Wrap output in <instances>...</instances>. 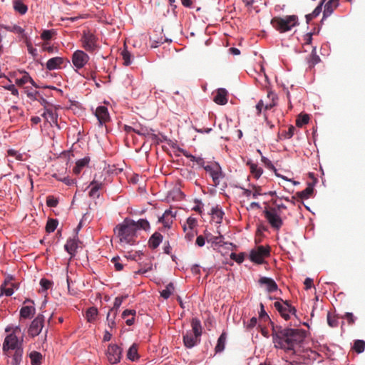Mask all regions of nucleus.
Instances as JSON below:
<instances>
[{
  "mask_svg": "<svg viewBox=\"0 0 365 365\" xmlns=\"http://www.w3.org/2000/svg\"><path fill=\"white\" fill-rule=\"evenodd\" d=\"M272 336L275 348L294 353L295 347L304 341L306 331L299 329L273 326Z\"/></svg>",
  "mask_w": 365,
  "mask_h": 365,
  "instance_id": "nucleus-1",
  "label": "nucleus"
},
{
  "mask_svg": "<svg viewBox=\"0 0 365 365\" xmlns=\"http://www.w3.org/2000/svg\"><path fill=\"white\" fill-rule=\"evenodd\" d=\"M2 351L5 356L11 358V365H20L23 358V337L8 334L3 342Z\"/></svg>",
  "mask_w": 365,
  "mask_h": 365,
  "instance_id": "nucleus-2",
  "label": "nucleus"
},
{
  "mask_svg": "<svg viewBox=\"0 0 365 365\" xmlns=\"http://www.w3.org/2000/svg\"><path fill=\"white\" fill-rule=\"evenodd\" d=\"M116 237L119 240L121 246L133 245L137 241V232L134 223H130L128 219H125L122 224L118 225L114 229Z\"/></svg>",
  "mask_w": 365,
  "mask_h": 365,
  "instance_id": "nucleus-3",
  "label": "nucleus"
},
{
  "mask_svg": "<svg viewBox=\"0 0 365 365\" xmlns=\"http://www.w3.org/2000/svg\"><path fill=\"white\" fill-rule=\"evenodd\" d=\"M272 26L280 33L290 31L298 25V18L295 15L286 16L285 17H274L271 20Z\"/></svg>",
  "mask_w": 365,
  "mask_h": 365,
  "instance_id": "nucleus-4",
  "label": "nucleus"
},
{
  "mask_svg": "<svg viewBox=\"0 0 365 365\" xmlns=\"http://www.w3.org/2000/svg\"><path fill=\"white\" fill-rule=\"evenodd\" d=\"M264 215L271 227L279 230L283 225V221L277 212L276 207L266 208Z\"/></svg>",
  "mask_w": 365,
  "mask_h": 365,
  "instance_id": "nucleus-5",
  "label": "nucleus"
},
{
  "mask_svg": "<svg viewBox=\"0 0 365 365\" xmlns=\"http://www.w3.org/2000/svg\"><path fill=\"white\" fill-rule=\"evenodd\" d=\"M153 131L154 130L152 128L142 125L140 124H134L133 129V132L137 133L139 135L148 137L150 139L157 143L163 142V140H166L165 136L162 135V139H160L158 135L153 133Z\"/></svg>",
  "mask_w": 365,
  "mask_h": 365,
  "instance_id": "nucleus-6",
  "label": "nucleus"
},
{
  "mask_svg": "<svg viewBox=\"0 0 365 365\" xmlns=\"http://www.w3.org/2000/svg\"><path fill=\"white\" fill-rule=\"evenodd\" d=\"M269 254V247L260 245L250 251V259L252 262L261 264L264 262V259L268 257Z\"/></svg>",
  "mask_w": 365,
  "mask_h": 365,
  "instance_id": "nucleus-7",
  "label": "nucleus"
},
{
  "mask_svg": "<svg viewBox=\"0 0 365 365\" xmlns=\"http://www.w3.org/2000/svg\"><path fill=\"white\" fill-rule=\"evenodd\" d=\"M81 41L83 48L88 52L93 53L98 48L97 37L89 31H83Z\"/></svg>",
  "mask_w": 365,
  "mask_h": 365,
  "instance_id": "nucleus-8",
  "label": "nucleus"
},
{
  "mask_svg": "<svg viewBox=\"0 0 365 365\" xmlns=\"http://www.w3.org/2000/svg\"><path fill=\"white\" fill-rule=\"evenodd\" d=\"M204 169L212 177L214 185L217 186L220 184V179L223 178L220 165L215 162L210 165H207L206 167H204Z\"/></svg>",
  "mask_w": 365,
  "mask_h": 365,
  "instance_id": "nucleus-9",
  "label": "nucleus"
},
{
  "mask_svg": "<svg viewBox=\"0 0 365 365\" xmlns=\"http://www.w3.org/2000/svg\"><path fill=\"white\" fill-rule=\"evenodd\" d=\"M106 356L110 364H116L120 361L122 349L116 344H110L107 349Z\"/></svg>",
  "mask_w": 365,
  "mask_h": 365,
  "instance_id": "nucleus-10",
  "label": "nucleus"
},
{
  "mask_svg": "<svg viewBox=\"0 0 365 365\" xmlns=\"http://www.w3.org/2000/svg\"><path fill=\"white\" fill-rule=\"evenodd\" d=\"M89 58L88 55L83 51L77 50L73 53L71 61L77 71L78 69L83 68L88 62Z\"/></svg>",
  "mask_w": 365,
  "mask_h": 365,
  "instance_id": "nucleus-11",
  "label": "nucleus"
},
{
  "mask_svg": "<svg viewBox=\"0 0 365 365\" xmlns=\"http://www.w3.org/2000/svg\"><path fill=\"white\" fill-rule=\"evenodd\" d=\"M44 316L38 314L32 322L29 329V334L32 337L38 336L43 327Z\"/></svg>",
  "mask_w": 365,
  "mask_h": 365,
  "instance_id": "nucleus-12",
  "label": "nucleus"
},
{
  "mask_svg": "<svg viewBox=\"0 0 365 365\" xmlns=\"http://www.w3.org/2000/svg\"><path fill=\"white\" fill-rule=\"evenodd\" d=\"M200 341V336L193 334L191 331H187L183 335V343L187 348H192L198 344Z\"/></svg>",
  "mask_w": 365,
  "mask_h": 365,
  "instance_id": "nucleus-13",
  "label": "nucleus"
},
{
  "mask_svg": "<svg viewBox=\"0 0 365 365\" xmlns=\"http://www.w3.org/2000/svg\"><path fill=\"white\" fill-rule=\"evenodd\" d=\"M90 186H91V189L89 192V196L93 198H98L100 196L98 190L102 189L103 187V181L97 179L96 175H95L93 180L91 182Z\"/></svg>",
  "mask_w": 365,
  "mask_h": 365,
  "instance_id": "nucleus-14",
  "label": "nucleus"
},
{
  "mask_svg": "<svg viewBox=\"0 0 365 365\" xmlns=\"http://www.w3.org/2000/svg\"><path fill=\"white\" fill-rule=\"evenodd\" d=\"M95 115L101 125L106 123L110 119L108 108L105 106L98 107L96 108Z\"/></svg>",
  "mask_w": 365,
  "mask_h": 365,
  "instance_id": "nucleus-15",
  "label": "nucleus"
},
{
  "mask_svg": "<svg viewBox=\"0 0 365 365\" xmlns=\"http://www.w3.org/2000/svg\"><path fill=\"white\" fill-rule=\"evenodd\" d=\"M275 94L273 93V92H269L268 94H267V98H272V103H267L266 104L264 103V101L263 100H260L258 103L257 104L256 106V109L257 110V115H260L261 112H262V109L263 107H264V109L265 110H270L271 108H272L274 106H275V103L274 102V98H275Z\"/></svg>",
  "mask_w": 365,
  "mask_h": 365,
  "instance_id": "nucleus-16",
  "label": "nucleus"
},
{
  "mask_svg": "<svg viewBox=\"0 0 365 365\" xmlns=\"http://www.w3.org/2000/svg\"><path fill=\"white\" fill-rule=\"evenodd\" d=\"M14 288H17V287L11 282V278L9 279H6L1 286V294L8 297L11 296Z\"/></svg>",
  "mask_w": 365,
  "mask_h": 365,
  "instance_id": "nucleus-17",
  "label": "nucleus"
},
{
  "mask_svg": "<svg viewBox=\"0 0 365 365\" xmlns=\"http://www.w3.org/2000/svg\"><path fill=\"white\" fill-rule=\"evenodd\" d=\"M227 91L225 88H218L213 101L218 105H225L227 103Z\"/></svg>",
  "mask_w": 365,
  "mask_h": 365,
  "instance_id": "nucleus-18",
  "label": "nucleus"
},
{
  "mask_svg": "<svg viewBox=\"0 0 365 365\" xmlns=\"http://www.w3.org/2000/svg\"><path fill=\"white\" fill-rule=\"evenodd\" d=\"M80 242L79 240L77 237H75L73 239H68L64 246L65 250L71 257L74 256L76 250L78 248V245Z\"/></svg>",
  "mask_w": 365,
  "mask_h": 365,
  "instance_id": "nucleus-19",
  "label": "nucleus"
},
{
  "mask_svg": "<svg viewBox=\"0 0 365 365\" xmlns=\"http://www.w3.org/2000/svg\"><path fill=\"white\" fill-rule=\"evenodd\" d=\"M259 283L262 285L266 286V289L268 292H273L277 290V284L272 278L262 277L259 279Z\"/></svg>",
  "mask_w": 365,
  "mask_h": 365,
  "instance_id": "nucleus-20",
  "label": "nucleus"
},
{
  "mask_svg": "<svg viewBox=\"0 0 365 365\" xmlns=\"http://www.w3.org/2000/svg\"><path fill=\"white\" fill-rule=\"evenodd\" d=\"M65 58L62 57H53L50 58L46 63V68L51 71L61 68V66L64 63Z\"/></svg>",
  "mask_w": 365,
  "mask_h": 365,
  "instance_id": "nucleus-21",
  "label": "nucleus"
},
{
  "mask_svg": "<svg viewBox=\"0 0 365 365\" xmlns=\"http://www.w3.org/2000/svg\"><path fill=\"white\" fill-rule=\"evenodd\" d=\"M163 239V237L160 232H154L148 240L149 247L153 250L156 249L162 242Z\"/></svg>",
  "mask_w": 365,
  "mask_h": 365,
  "instance_id": "nucleus-22",
  "label": "nucleus"
},
{
  "mask_svg": "<svg viewBox=\"0 0 365 365\" xmlns=\"http://www.w3.org/2000/svg\"><path fill=\"white\" fill-rule=\"evenodd\" d=\"M98 311L96 307H91L86 312V319L90 323H94L98 317Z\"/></svg>",
  "mask_w": 365,
  "mask_h": 365,
  "instance_id": "nucleus-23",
  "label": "nucleus"
},
{
  "mask_svg": "<svg viewBox=\"0 0 365 365\" xmlns=\"http://www.w3.org/2000/svg\"><path fill=\"white\" fill-rule=\"evenodd\" d=\"M130 223H134L135 227V232H137V230L138 229H142L144 230H148L150 229V223L149 222L145 219H140L138 221H134L133 220H129Z\"/></svg>",
  "mask_w": 365,
  "mask_h": 365,
  "instance_id": "nucleus-24",
  "label": "nucleus"
},
{
  "mask_svg": "<svg viewBox=\"0 0 365 365\" xmlns=\"http://www.w3.org/2000/svg\"><path fill=\"white\" fill-rule=\"evenodd\" d=\"M90 161V158H82V159H80L78 160L76 163V166L73 168V172L74 174L76 175H78L81 170L86 167V165H88V163Z\"/></svg>",
  "mask_w": 365,
  "mask_h": 365,
  "instance_id": "nucleus-25",
  "label": "nucleus"
},
{
  "mask_svg": "<svg viewBox=\"0 0 365 365\" xmlns=\"http://www.w3.org/2000/svg\"><path fill=\"white\" fill-rule=\"evenodd\" d=\"M314 188L313 185L309 183L307 187L301 192H297L296 195L301 200L308 199L313 193Z\"/></svg>",
  "mask_w": 365,
  "mask_h": 365,
  "instance_id": "nucleus-26",
  "label": "nucleus"
},
{
  "mask_svg": "<svg viewBox=\"0 0 365 365\" xmlns=\"http://www.w3.org/2000/svg\"><path fill=\"white\" fill-rule=\"evenodd\" d=\"M274 307L276 308V309L280 313L281 316L285 320H288L289 319L288 310L287 309V305H286L284 303V304H282L279 302H274Z\"/></svg>",
  "mask_w": 365,
  "mask_h": 365,
  "instance_id": "nucleus-27",
  "label": "nucleus"
},
{
  "mask_svg": "<svg viewBox=\"0 0 365 365\" xmlns=\"http://www.w3.org/2000/svg\"><path fill=\"white\" fill-rule=\"evenodd\" d=\"M35 307L33 306L23 307L20 310V316L22 318H31L35 313Z\"/></svg>",
  "mask_w": 365,
  "mask_h": 365,
  "instance_id": "nucleus-28",
  "label": "nucleus"
},
{
  "mask_svg": "<svg viewBox=\"0 0 365 365\" xmlns=\"http://www.w3.org/2000/svg\"><path fill=\"white\" fill-rule=\"evenodd\" d=\"M192 330L191 331L200 336L202 334V326L200 321L197 318H193L191 322Z\"/></svg>",
  "mask_w": 365,
  "mask_h": 365,
  "instance_id": "nucleus-29",
  "label": "nucleus"
},
{
  "mask_svg": "<svg viewBox=\"0 0 365 365\" xmlns=\"http://www.w3.org/2000/svg\"><path fill=\"white\" fill-rule=\"evenodd\" d=\"M211 214L212 219L217 223H221L224 215V212L222 211V210L219 209L217 207H212L211 210Z\"/></svg>",
  "mask_w": 365,
  "mask_h": 365,
  "instance_id": "nucleus-30",
  "label": "nucleus"
},
{
  "mask_svg": "<svg viewBox=\"0 0 365 365\" xmlns=\"http://www.w3.org/2000/svg\"><path fill=\"white\" fill-rule=\"evenodd\" d=\"M226 338V334L222 332L217 339V345L215 346L216 352H222L225 349Z\"/></svg>",
  "mask_w": 365,
  "mask_h": 365,
  "instance_id": "nucleus-31",
  "label": "nucleus"
},
{
  "mask_svg": "<svg viewBox=\"0 0 365 365\" xmlns=\"http://www.w3.org/2000/svg\"><path fill=\"white\" fill-rule=\"evenodd\" d=\"M248 165H250V172L253 175V176L258 179L262 174L263 170L258 167L257 164L252 163L251 162H247V163Z\"/></svg>",
  "mask_w": 365,
  "mask_h": 365,
  "instance_id": "nucleus-32",
  "label": "nucleus"
},
{
  "mask_svg": "<svg viewBox=\"0 0 365 365\" xmlns=\"http://www.w3.org/2000/svg\"><path fill=\"white\" fill-rule=\"evenodd\" d=\"M338 6V0H329L324 6V15H329L334 8Z\"/></svg>",
  "mask_w": 365,
  "mask_h": 365,
  "instance_id": "nucleus-33",
  "label": "nucleus"
},
{
  "mask_svg": "<svg viewBox=\"0 0 365 365\" xmlns=\"http://www.w3.org/2000/svg\"><path fill=\"white\" fill-rule=\"evenodd\" d=\"M127 358L131 361H135L139 358L138 354V347L135 344L131 345L127 352Z\"/></svg>",
  "mask_w": 365,
  "mask_h": 365,
  "instance_id": "nucleus-34",
  "label": "nucleus"
},
{
  "mask_svg": "<svg viewBox=\"0 0 365 365\" xmlns=\"http://www.w3.org/2000/svg\"><path fill=\"white\" fill-rule=\"evenodd\" d=\"M31 365H40L42 360V354L40 352L33 351L30 353Z\"/></svg>",
  "mask_w": 365,
  "mask_h": 365,
  "instance_id": "nucleus-35",
  "label": "nucleus"
},
{
  "mask_svg": "<svg viewBox=\"0 0 365 365\" xmlns=\"http://www.w3.org/2000/svg\"><path fill=\"white\" fill-rule=\"evenodd\" d=\"M320 61L319 56L317 54V48L314 46L312 50V53L310 55L309 59L308 61L310 66H314L317 64Z\"/></svg>",
  "mask_w": 365,
  "mask_h": 365,
  "instance_id": "nucleus-36",
  "label": "nucleus"
},
{
  "mask_svg": "<svg viewBox=\"0 0 365 365\" xmlns=\"http://www.w3.org/2000/svg\"><path fill=\"white\" fill-rule=\"evenodd\" d=\"M14 8L16 11L21 14H24L27 11V6L20 0H16L14 2Z\"/></svg>",
  "mask_w": 365,
  "mask_h": 365,
  "instance_id": "nucleus-37",
  "label": "nucleus"
},
{
  "mask_svg": "<svg viewBox=\"0 0 365 365\" xmlns=\"http://www.w3.org/2000/svg\"><path fill=\"white\" fill-rule=\"evenodd\" d=\"M42 116L47 120H51L52 123H57V115L51 110L46 109L42 114Z\"/></svg>",
  "mask_w": 365,
  "mask_h": 365,
  "instance_id": "nucleus-38",
  "label": "nucleus"
},
{
  "mask_svg": "<svg viewBox=\"0 0 365 365\" xmlns=\"http://www.w3.org/2000/svg\"><path fill=\"white\" fill-rule=\"evenodd\" d=\"M116 315H117L116 311H115L113 312H112L110 310H109V312H108V313L107 314L106 319H107V322H108V326L110 329H113L115 327V319L116 317Z\"/></svg>",
  "mask_w": 365,
  "mask_h": 365,
  "instance_id": "nucleus-39",
  "label": "nucleus"
},
{
  "mask_svg": "<svg viewBox=\"0 0 365 365\" xmlns=\"http://www.w3.org/2000/svg\"><path fill=\"white\" fill-rule=\"evenodd\" d=\"M205 237L208 242H212L216 245H220L223 237L222 235L214 236L211 233H205Z\"/></svg>",
  "mask_w": 365,
  "mask_h": 365,
  "instance_id": "nucleus-40",
  "label": "nucleus"
},
{
  "mask_svg": "<svg viewBox=\"0 0 365 365\" xmlns=\"http://www.w3.org/2000/svg\"><path fill=\"white\" fill-rule=\"evenodd\" d=\"M309 120V116L308 114H300L296 120V125L298 127H302L303 125L307 124Z\"/></svg>",
  "mask_w": 365,
  "mask_h": 365,
  "instance_id": "nucleus-41",
  "label": "nucleus"
},
{
  "mask_svg": "<svg viewBox=\"0 0 365 365\" xmlns=\"http://www.w3.org/2000/svg\"><path fill=\"white\" fill-rule=\"evenodd\" d=\"M58 224V222L56 219H49L47 221L46 225V230L48 232H53Z\"/></svg>",
  "mask_w": 365,
  "mask_h": 365,
  "instance_id": "nucleus-42",
  "label": "nucleus"
},
{
  "mask_svg": "<svg viewBox=\"0 0 365 365\" xmlns=\"http://www.w3.org/2000/svg\"><path fill=\"white\" fill-rule=\"evenodd\" d=\"M353 349L358 354L362 353L365 349V341L363 340H356L354 344Z\"/></svg>",
  "mask_w": 365,
  "mask_h": 365,
  "instance_id": "nucleus-43",
  "label": "nucleus"
},
{
  "mask_svg": "<svg viewBox=\"0 0 365 365\" xmlns=\"http://www.w3.org/2000/svg\"><path fill=\"white\" fill-rule=\"evenodd\" d=\"M174 290V286L172 283L168 284L166 288L160 292V296L164 299H168Z\"/></svg>",
  "mask_w": 365,
  "mask_h": 365,
  "instance_id": "nucleus-44",
  "label": "nucleus"
},
{
  "mask_svg": "<svg viewBox=\"0 0 365 365\" xmlns=\"http://www.w3.org/2000/svg\"><path fill=\"white\" fill-rule=\"evenodd\" d=\"M127 297V296H121L118 297L115 299L113 307L110 309L112 312L116 311V313H118V309L122 304L123 300Z\"/></svg>",
  "mask_w": 365,
  "mask_h": 365,
  "instance_id": "nucleus-45",
  "label": "nucleus"
},
{
  "mask_svg": "<svg viewBox=\"0 0 365 365\" xmlns=\"http://www.w3.org/2000/svg\"><path fill=\"white\" fill-rule=\"evenodd\" d=\"M40 285L42 288L41 291L44 292V291H46L48 289H51L52 287L53 282H51L47 279L43 278L40 281Z\"/></svg>",
  "mask_w": 365,
  "mask_h": 365,
  "instance_id": "nucleus-46",
  "label": "nucleus"
},
{
  "mask_svg": "<svg viewBox=\"0 0 365 365\" xmlns=\"http://www.w3.org/2000/svg\"><path fill=\"white\" fill-rule=\"evenodd\" d=\"M121 56H122V58H123V64L125 66L130 65V63H131V61H130L131 54H130V53L128 50H126L125 48L123 51H122Z\"/></svg>",
  "mask_w": 365,
  "mask_h": 365,
  "instance_id": "nucleus-47",
  "label": "nucleus"
},
{
  "mask_svg": "<svg viewBox=\"0 0 365 365\" xmlns=\"http://www.w3.org/2000/svg\"><path fill=\"white\" fill-rule=\"evenodd\" d=\"M6 29L8 31H10L11 32H14L15 34H21L22 35L23 37H26L25 34H24V29H22L21 26H17V25H14V26H7L6 27Z\"/></svg>",
  "mask_w": 365,
  "mask_h": 365,
  "instance_id": "nucleus-48",
  "label": "nucleus"
},
{
  "mask_svg": "<svg viewBox=\"0 0 365 365\" xmlns=\"http://www.w3.org/2000/svg\"><path fill=\"white\" fill-rule=\"evenodd\" d=\"M182 229L185 232V239L188 241H192L197 233H195L192 230H189L186 225H183Z\"/></svg>",
  "mask_w": 365,
  "mask_h": 365,
  "instance_id": "nucleus-49",
  "label": "nucleus"
},
{
  "mask_svg": "<svg viewBox=\"0 0 365 365\" xmlns=\"http://www.w3.org/2000/svg\"><path fill=\"white\" fill-rule=\"evenodd\" d=\"M55 34L54 30H44L41 35V37L44 41H49L51 39L53 35Z\"/></svg>",
  "mask_w": 365,
  "mask_h": 365,
  "instance_id": "nucleus-50",
  "label": "nucleus"
},
{
  "mask_svg": "<svg viewBox=\"0 0 365 365\" xmlns=\"http://www.w3.org/2000/svg\"><path fill=\"white\" fill-rule=\"evenodd\" d=\"M230 258L233 260H235L236 262L240 264L244 261L245 259V254L241 252L240 254H236L234 252H232L230 255Z\"/></svg>",
  "mask_w": 365,
  "mask_h": 365,
  "instance_id": "nucleus-51",
  "label": "nucleus"
},
{
  "mask_svg": "<svg viewBox=\"0 0 365 365\" xmlns=\"http://www.w3.org/2000/svg\"><path fill=\"white\" fill-rule=\"evenodd\" d=\"M29 78L30 76L28 74V73L25 72L21 78L16 79V83L18 86H23L29 82Z\"/></svg>",
  "mask_w": 365,
  "mask_h": 365,
  "instance_id": "nucleus-52",
  "label": "nucleus"
},
{
  "mask_svg": "<svg viewBox=\"0 0 365 365\" xmlns=\"http://www.w3.org/2000/svg\"><path fill=\"white\" fill-rule=\"evenodd\" d=\"M185 225H187L189 230H193L197 226V221L195 218L189 217L187 219L186 223Z\"/></svg>",
  "mask_w": 365,
  "mask_h": 365,
  "instance_id": "nucleus-53",
  "label": "nucleus"
},
{
  "mask_svg": "<svg viewBox=\"0 0 365 365\" xmlns=\"http://www.w3.org/2000/svg\"><path fill=\"white\" fill-rule=\"evenodd\" d=\"M58 204V200L53 196H48L46 198V205L50 207H56Z\"/></svg>",
  "mask_w": 365,
  "mask_h": 365,
  "instance_id": "nucleus-54",
  "label": "nucleus"
},
{
  "mask_svg": "<svg viewBox=\"0 0 365 365\" xmlns=\"http://www.w3.org/2000/svg\"><path fill=\"white\" fill-rule=\"evenodd\" d=\"M327 323L331 327H336L338 326V320L335 317H331L329 312L327 314Z\"/></svg>",
  "mask_w": 365,
  "mask_h": 365,
  "instance_id": "nucleus-55",
  "label": "nucleus"
},
{
  "mask_svg": "<svg viewBox=\"0 0 365 365\" xmlns=\"http://www.w3.org/2000/svg\"><path fill=\"white\" fill-rule=\"evenodd\" d=\"M159 222L163 224V225L165 227H170V225L173 223V220L170 219L169 217H165V215H163L159 218Z\"/></svg>",
  "mask_w": 365,
  "mask_h": 365,
  "instance_id": "nucleus-56",
  "label": "nucleus"
},
{
  "mask_svg": "<svg viewBox=\"0 0 365 365\" xmlns=\"http://www.w3.org/2000/svg\"><path fill=\"white\" fill-rule=\"evenodd\" d=\"M343 319L347 320V322L349 325H352L355 322V317L351 312H346L345 314L342 317Z\"/></svg>",
  "mask_w": 365,
  "mask_h": 365,
  "instance_id": "nucleus-57",
  "label": "nucleus"
},
{
  "mask_svg": "<svg viewBox=\"0 0 365 365\" xmlns=\"http://www.w3.org/2000/svg\"><path fill=\"white\" fill-rule=\"evenodd\" d=\"M119 257H114L111 260V262L114 264L115 270L117 271H121L123 269V265L119 262Z\"/></svg>",
  "mask_w": 365,
  "mask_h": 365,
  "instance_id": "nucleus-58",
  "label": "nucleus"
},
{
  "mask_svg": "<svg viewBox=\"0 0 365 365\" xmlns=\"http://www.w3.org/2000/svg\"><path fill=\"white\" fill-rule=\"evenodd\" d=\"M257 322V318L252 317V319H250L249 322L246 324V329L247 330L252 329V328H254L256 326Z\"/></svg>",
  "mask_w": 365,
  "mask_h": 365,
  "instance_id": "nucleus-59",
  "label": "nucleus"
},
{
  "mask_svg": "<svg viewBox=\"0 0 365 365\" xmlns=\"http://www.w3.org/2000/svg\"><path fill=\"white\" fill-rule=\"evenodd\" d=\"M83 78L86 79H91L93 81H95L96 78V72L95 71H90L86 72V73L81 74Z\"/></svg>",
  "mask_w": 365,
  "mask_h": 365,
  "instance_id": "nucleus-60",
  "label": "nucleus"
},
{
  "mask_svg": "<svg viewBox=\"0 0 365 365\" xmlns=\"http://www.w3.org/2000/svg\"><path fill=\"white\" fill-rule=\"evenodd\" d=\"M26 46H27V48H28V51L29 52V53L32 54L34 56H36V49L34 48L33 46H32V44L30 42V41H26Z\"/></svg>",
  "mask_w": 365,
  "mask_h": 365,
  "instance_id": "nucleus-61",
  "label": "nucleus"
},
{
  "mask_svg": "<svg viewBox=\"0 0 365 365\" xmlns=\"http://www.w3.org/2000/svg\"><path fill=\"white\" fill-rule=\"evenodd\" d=\"M254 191L252 192V197L254 198H257L259 195H261V187L259 186H253Z\"/></svg>",
  "mask_w": 365,
  "mask_h": 365,
  "instance_id": "nucleus-62",
  "label": "nucleus"
},
{
  "mask_svg": "<svg viewBox=\"0 0 365 365\" xmlns=\"http://www.w3.org/2000/svg\"><path fill=\"white\" fill-rule=\"evenodd\" d=\"M205 239H206V237H205L202 235L198 236L196 239V245L199 247L204 246L205 243Z\"/></svg>",
  "mask_w": 365,
  "mask_h": 365,
  "instance_id": "nucleus-63",
  "label": "nucleus"
},
{
  "mask_svg": "<svg viewBox=\"0 0 365 365\" xmlns=\"http://www.w3.org/2000/svg\"><path fill=\"white\" fill-rule=\"evenodd\" d=\"M294 130H295L294 127L291 125L289 128L288 130L285 133L284 137L286 138H291L293 136V135H294Z\"/></svg>",
  "mask_w": 365,
  "mask_h": 365,
  "instance_id": "nucleus-64",
  "label": "nucleus"
}]
</instances>
